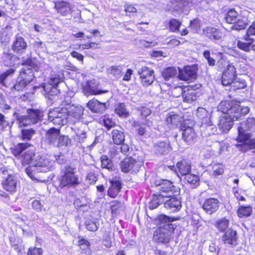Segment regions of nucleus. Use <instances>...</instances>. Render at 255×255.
<instances>
[{
  "mask_svg": "<svg viewBox=\"0 0 255 255\" xmlns=\"http://www.w3.org/2000/svg\"><path fill=\"white\" fill-rule=\"evenodd\" d=\"M87 107L93 113L101 114L106 109V103L101 102L97 99H93L89 101Z\"/></svg>",
  "mask_w": 255,
  "mask_h": 255,
  "instance_id": "obj_22",
  "label": "nucleus"
},
{
  "mask_svg": "<svg viewBox=\"0 0 255 255\" xmlns=\"http://www.w3.org/2000/svg\"><path fill=\"white\" fill-rule=\"evenodd\" d=\"M157 220L160 228L162 227L163 225H173L171 222L174 219L164 214H161L158 216Z\"/></svg>",
  "mask_w": 255,
  "mask_h": 255,
  "instance_id": "obj_44",
  "label": "nucleus"
},
{
  "mask_svg": "<svg viewBox=\"0 0 255 255\" xmlns=\"http://www.w3.org/2000/svg\"><path fill=\"white\" fill-rule=\"evenodd\" d=\"M60 133L59 128H51L46 132L45 141L49 145L55 146Z\"/></svg>",
  "mask_w": 255,
  "mask_h": 255,
  "instance_id": "obj_19",
  "label": "nucleus"
},
{
  "mask_svg": "<svg viewBox=\"0 0 255 255\" xmlns=\"http://www.w3.org/2000/svg\"><path fill=\"white\" fill-rule=\"evenodd\" d=\"M137 109L140 112V115L143 118H146L151 114V110L149 108L146 107H138L137 108Z\"/></svg>",
  "mask_w": 255,
  "mask_h": 255,
  "instance_id": "obj_62",
  "label": "nucleus"
},
{
  "mask_svg": "<svg viewBox=\"0 0 255 255\" xmlns=\"http://www.w3.org/2000/svg\"><path fill=\"white\" fill-rule=\"evenodd\" d=\"M182 121V118L180 116L171 113L168 114L166 118V122L168 124L177 126L180 125Z\"/></svg>",
  "mask_w": 255,
  "mask_h": 255,
  "instance_id": "obj_37",
  "label": "nucleus"
},
{
  "mask_svg": "<svg viewBox=\"0 0 255 255\" xmlns=\"http://www.w3.org/2000/svg\"><path fill=\"white\" fill-rule=\"evenodd\" d=\"M52 112H56L57 113L56 115L58 116H56V117H64L65 118V119H66L67 121L68 120L67 114V113L68 112V110L66 106L61 107H59L56 108Z\"/></svg>",
  "mask_w": 255,
  "mask_h": 255,
  "instance_id": "obj_58",
  "label": "nucleus"
},
{
  "mask_svg": "<svg viewBox=\"0 0 255 255\" xmlns=\"http://www.w3.org/2000/svg\"><path fill=\"white\" fill-rule=\"evenodd\" d=\"M115 112L120 117H127L129 115L125 105L123 103H120L116 106Z\"/></svg>",
  "mask_w": 255,
  "mask_h": 255,
  "instance_id": "obj_52",
  "label": "nucleus"
},
{
  "mask_svg": "<svg viewBox=\"0 0 255 255\" xmlns=\"http://www.w3.org/2000/svg\"><path fill=\"white\" fill-rule=\"evenodd\" d=\"M36 132L33 128H24L21 131V137L22 140H30Z\"/></svg>",
  "mask_w": 255,
  "mask_h": 255,
  "instance_id": "obj_48",
  "label": "nucleus"
},
{
  "mask_svg": "<svg viewBox=\"0 0 255 255\" xmlns=\"http://www.w3.org/2000/svg\"><path fill=\"white\" fill-rule=\"evenodd\" d=\"M168 24L170 31L176 33L179 31V27L182 24V22L178 19L173 18L169 20Z\"/></svg>",
  "mask_w": 255,
  "mask_h": 255,
  "instance_id": "obj_46",
  "label": "nucleus"
},
{
  "mask_svg": "<svg viewBox=\"0 0 255 255\" xmlns=\"http://www.w3.org/2000/svg\"><path fill=\"white\" fill-rule=\"evenodd\" d=\"M79 245L81 249L84 251V253H89L90 252V243L87 240L82 238L79 241Z\"/></svg>",
  "mask_w": 255,
  "mask_h": 255,
  "instance_id": "obj_57",
  "label": "nucleus"
},
{
  "mask_svg": "<svg viewBox=\"0 0 255 255\" xmlns=\"http://www.w3.org/2000/svg\"><path fill=\"white\" fill-rule=\"evenodd\" d=\"M246 41L247 42L239 41L237 43L238 47L240 49L247 52H249L252 49L253 50V45H252L253 42H251V40Z\"/></svg>",
  "mask_w": 255,
  "mask_h": 255,
  "instance_id": "obj_54",
  "label": "nucleus"
},
{
  "mask_svg": "<svg viewBox=\"0 0 255 255\" xmlns=\"http://www.w3.org/2000/svg\"><path fill=\"white\" fill-rule=\"evenodd\" d=\"M189 27L193 33H198L200 30V23L199 20L194 19L190 21Z\"/></svg>",
  "mask_w": 255,
  "mask_h": 255,
  "instance_id": "obj_59",
  "label": "nucleus"
},
{
  "mask_svg": "<svg viewBox=\"0 0 255 255\" xmlns=\"http://www.w3.org/2000/svg\"><path fill=\"white\" fill-rule=\"evenodd\" d=\"M101 166L103 168H106L109 171H112L114 168V164L111 159L106 155H102L101 157Z\"/></svg>",
  "mask_w": 255,
  "mask_h": 255,
  "instance_id": "obj_43",
  "label": "nucleus"
},
{
  "mask_svg": "<svg viewBox=\"0 0 255 255\" xmlns=\"http://www.w3.org/2000/svg\"><path fill=\"white\" fill-rule=\"evenodd\" d=\"M0 108L2 110L3 112H5L6 110L11 108V107L6 103L4 96L2 93H0Z\"/></svg>",
  "mask_w": 255,
  "mask_h": 255,
  "instance_id": "obj_61",
  "label": "nucleus"
},
{
  "mask_svg": "<svg viewBox=\"0 0 255 255\" xmlns=\"http://www.w3.org/2000/svg\"><path fill=\"white\" fill-rule=\"evenodd\" d=\"M15 72V69L9 68L4 72L0 74V84L6 88L10 87V84L8 82L9 78L12 77Z\"/></svg>",
  "mask_w": 255,
  "mask_h": 255,
  "instance_id": "obj_27",
  "label": "nucleus"
},
{
  "mask_svg": "<svg viewBox=\"0 0 255 255\" xmlns=\"http://www.w3.org/2000/svg\"><path fill=\"white\" fill-rule=\"evenodd\" d=\"M255 35V21L253 22L252 24L248 28L246 34L244 36V39L246 41L251 40V42L254 41V39L252 37L253 36Z\"/></svg>",
  "mask_w": 255,
  "mask_h": 255,
  "instance_id": "obj_53",
  "label": "nucleus"
},
{
  "mask_svg": "<svg viewBox=\"0 0 255 255\" xmlns=\"http://www.w3.org/2000/svg\"><path fill=\"white\" fill-rule=\"evenodd\" d=\"M17 183V178L12 175H9L3 181L2 185L3 188L7 191L13 192L15 191Z\"/></svg>",
  "mask_w": 255,
  "mask_h": 255,
  "instance_id": "obj_26",
  "label": "nucleus"
},
{
  "mask_svg": "<svg viewBox=\"0 0 255 255\" xmlns=\"http://www.w3.org/2000/svg\"><path fill=\"white\" fill-rule=\"evenodd\" d=\"M240 16L234 9H231L226 15V19L228 23H233L236 22Z\"/></svg>",
  "mask_w": 255,
  "mask_h": 255,
  "instance_id": "obj_47",
  "label": "nucleus"
},
{
  "mask_svg": "<svg viewBox=\"0 0 255 255\" xmlns=\"http://www.w3.org/2000/svg\"><path fill=\"white\" fill-rule=\"evenodd\" d=\"M55 8L58 13L62 15H66L71 12L70 4L68 2L61 1L55 3Z\"/></svg>",
  "mask_w": 255,
  "mask_h": 255,
  "instance_id": "obj_28",
  "label": "nucleus"
},
{
  "mask_svg": "<svg viewBox=\"0 0 255 255\" xmlns=\"http://www.w3.org/2000/svg\"><path fill=\"white\" fill-rule=\"evenodd\" d=\"M42 249L37 248H30L27 253V255H42Z\"/></svg>",
  "mask_w": 255,
  "mask_h": 255,
  "instance_id": "obj_64",
  "label": "nucleus"
},
{
  "mask_svg": "<svg viewBox=\"0 0 255 255\" xmlns=\"http://www.w3.org/2000/svg\"><path fill=\"white\" fill-rule=\"evenodd\" d=\"M203 56L207 60L208 63L210 66H214L215 65L216 61L213 57H211V53L209 50H205L203 52Z\"/></svg>",
  "mask_w": 255,
  "mask_h": 255,
  "instance_id": "obj_63",
  "label": "nucleus"
},
{
  "mask_svg": "<svg viewBox=\"0 0 255 255\" xmlns=\"http://www.w3.org/2000/svg\"><path fill=\"white\" fill-rule=\"evenodd\" d=\"M32 165H34L37 172H46L53 169L52 163L49 159L37 155L33 158Z\"/></svg>",
  "mask_w": 255,
  "mask_h": 255,
  "instance_id": "obj_9",
  "label": "nucleus"
},
{
  "mask_svg": "<svg viewBox=\"0 0 255 255\" xmlns=\"http://www.w3.org/2000/svg\"><path fill=\"white\" fill-rule=\"evenodd\" d=\"M30 146L28 143H19L13 148L12 152L14 156H17L20 155L23 151L25 150Z\"/></svg>",
  "mask_w": 255,
  "mask_h": 255,
  "instance_id": "obj_49",
  "label": "nucleus"
},
{
  "mask_svg": "<svg viewBox=\"0 0 255 255\" xmlns=\"http://www.w3.org/2000/svg\"><path fill=\"white\" fill-rule=\"evenodd\" d=\"M215 226L220 232H225L229 226V220L225 218L218 220Z\"/></svg>",
  "mask_w": 255,
  "mask_h": 255,
  "instance_id": "obj_50",
  "label": "nucleus"
},
{
  "mask_svg": "<svg viewBox=\"0 0 255 255\" xmlns=\"http://www.w3.org/2000/svg\"><path fill=\"white\" fill-rule=\"evenodd\" d=\"M181 130L182 131V138L185 142L189 144L194 142L196 137V134L192 127L184 126L182 127Z\"/></svg>",
  "mask_w": 255,
  "mask_h": 255,
  "instance_id": "obj_25",
  "label": "nucleus"
},
{
  "mask_svg": "<svg viewBox=\"0 0 255 255\" xmlns=\"http://www.w3.org/2000/svg\"><path fill=\"white\" fill-rule=\"evenodd\" d=\"M219 205L220 202L218 199L209 198L205 200L202 208L207 213L211 215L218 210Z\"/></svg>",
  "mask_w": 255,
  "mask_h": 255,
  "instance_id": "obj_17",
  "label": "nucleus"
},
{
  "mask_svg": "<svg viewBox=\"0 0 255 255\" xmlns=\"http://www.w3.org/2000/svg\"><path fill=\"white\" fill-rule=\"evenodd\" d=\"M174 90L177 91L182 94L184 102L190 104L197 99L196 92L192 88H189V87L183 88L181 86H178L174 88Z\"/></svg>",
  "mask_w": 255,
  "mask_h": 255,
  "instance_id": "obj_14",
  "label": "nucleus"
},
{
  "mask_svg": "<svg viewBox=\"0 0 255 255\" xmlns=\"http://www.w3.org/2000/svg\"><path fill=\"white\" fill-rule=\"evenodd\" d=\"M203 2V0H179L175 2L174 9L175 10H180L183 12H187L192 7Z\"/></svg>",
  "mask_w": 255,
  "mask_h": 255,
  "instance_id": "obj_12",
  "label": "nucleus"
},
{
  "mask_svg": "<svg viewBox=\"0 0 255 255\" xmlns=\"http://www.w3.org/2000/svg\"><path fill=\"white\" fill-rule=\"evenodd\" d=\"M133 156L125 158L121 162V169L125 173H137L143 165V159L138 153H133Z\"/></svg>",
  "mask_w": 255,
  "mask_h": 255,
  "instance_id": "obj_4",
  "label": "nucleus"
},
{
  "mask_svg": "<svg viewBox=\"0 0 255 255\" xmlns=\"http://www.w3.org/2000/svg\"><path fill=\"white\" fill-rule=\"evenodd\" d=\"M85 225L87 229L91 232H95L98 229L96 221L90 220H87L85 222Z\"/></svg>",
  "mask_w": 255,
  "mask_h": 255,
  "instance_id": "obj_60",
  "label": "nucleus"
},
{
  "mask_svg": "<svg viewBox=\"0 0 255 255\" xmlns=\"http://www.w3.org/2000/svg\"><path fill=\"white\" fill-rule=\"evenodd\" d=\"M197 117L203 121V123L207 126L206 130L209 129L212 130V133H214L216 131V128L214 126L211 120V114L206 109L199 107L197 110Z\"/></svg>",
  "mask_w": 255,
  "mask_h": 255,
  "instance_id": "obj_10",
  "label": "nucleus"
},
{
  "mask_svg": "<svg viewBox=\"0 0 255 255\" xmlns=\"http://www.w3.org/2000/svg\"><path fill=\"white\" fill-rule=\"evenodd\" d=\"M27 46L24 39L17 34L12 45V50L16 53H22L25 51Z\"/></svg>",
  "mask_w": 255,
  "mask_h": 255,
  "instance_id": "obj_21",
  "label": "nucleus"
},
{
  "mask_svg": "<svg viewBox=\"0 0 255 255\" xmlns=\"http://www.w3.org/2000/svg\"><path fill=\"white\" fill-rule=\"evenodd\" d=\"M138 74L140 75L141 82L144 86L147 87L153 83L154 75L152 69L143 67L138 69Z\"/></svg>",
  "mask_w": 255,
  "mask_h": 255,
  "instance_id": "obj_11",
  "label": "nucleus"
},
{
  "mask_svg": "<svg viewBox=\"0 0 255 255\" xmlns=\"http://www.w3.org/2000/svg\"><path fill=\"white\" fill-rule=\"evenodd\" d=\"M185 181L193 186L194 187L197 186L199 184L200 178L197 175L191 174L190 172L184 175Z\"/></svg>",
  "mask_w": 255,
  "mask_h": 255,
  "instance_id": "obj_40",
  "label": "nucleus"
},
{
  "mask_svg": "<svg viewBox=\"0 0 255 255\" xmlns=\"http://www.w3.org/2000/svg\"><path fill=\"white\" fill-rule=\"evenodd\" d=\"M34 149H29L25 151L22 155V159L21 160L23 165L30 164L32 165V162L33 158L36 156Z\"/></svg>",
  "mask_w": 255,
  "mask_h": 255,
  "instance_id": "obj_34",
  "label": "nucleus"
},
{
  "mask_svg": "<svg viewBox=\"0 0 255 255\" xmlns=\"http://www.w3.org/2000/svg\"><path fill=\"white\" fill-rule=\"evenodd\" d=\"M219 108L225 114L220 118L218 124L219 128L224 133L230 130L234 121L242 119L250 111L248 107L241 108L239 104L228 101H222Z\"/></svg>",
  "mask_w": 255,
  "mask_h": 255,
  "instance_id": "obj_1",
  "label": "nucleus"
},
{
  "mask_svg": "<svg viewBox=\"0 0 255 255\" xmlns=\"http://www.w3.org/2000/svg\"><path fill=\"white\" fill-rule=\"evenodd\" d=\"M121 189V183L116 180L111 181V186L108 190V195L110 197H115Z\"/></svg>",
  "mask_w": 255,
  "mask_h": 255,
  "instance_id": "obj_30",
  "label": "nucleus"
},
{
  "mask_svg": "<svg viewBox=\"0 0 255 255\" xmlns=\"http://www.w3.org/2000/svg\"><path fill=\"white\" fill-rule=\"evenodd\" d=\"M62 76L59 74L52 75L48 82L44 83L41 86L44 91L43 95L52 100L54 96H56L59 93L57 86L59 83L62 81Z\"/></svg>",
  "mask_w": 255,
  "mask_h": 255,
  "instance_id": "obj_5",
  "label": "nucleus"
},
{
  "mask_svg": "<svg viewBox=\"0 0 255 255\" xmlns=\"http://www.w3.org/2000/svg\"><path fill=\"white\" fill-rule=\"evenodd\" d=\"M27 114L31 124L38 123L41 120L43 116V112L42 111L33 109L28 110Z\"/></svg>",
  "mask_w": 255,
  "mask_h": 255,
  "instance_id": "obj_29",
  "label": "nucleus"
},
{
  "mask_svg": "<svg viewBox=\"0 0 255 255\" xmlns=\"http://www.w3.org/2000/svg\"><path fill=\"white\" fill-rule=\"evenodd\" d=\"M239 141H242L251 137V134L247 131H255V119L248 118L246 121L241 123L238 128Z\"/></svg>",
  "mask_w": 255,
  "mask_h": 255,
  "instance_id": "obj_7",
  "label": "nucleus"
},
{
  "mask_svg": "<svg viewBox=\"0 0 255 255\" xmlns=\"http://www.w3.org/2000/svg\"><path fill=\"white\" fill-rule=\"evenodd\" d=\"M247 86V83L245 80L239 78H236L231 85V89L236 91L238 89H242Z\"/></svg>",
  "mask_w": 255,
  "mask_h": 255,
  "instance_id": "obj_42",
  "label": "nucleus"
},
{
  "mask_svg": "<svg viewBox=\"0 0 255 255\" xmlns=\"http://www.w3.org/2000/svg\"><path fill=\"white\" fill-rule=\"evenodd\" d=\"M236 68L232 65H229L222 76V83L223 85L227 86L231 85L235 80L236 75Z\"/></svg>",
  "mask_w": 255,
  "mask_h": 255,
  "instance_id": "obj_16",
  "label": "nucleus"
},
{
  "mask_svg": "<svg viewBox=\"0 0 255 255\" xmlns=\"http://www.w3.org/2000/svg\"><path fill=\"white\" fill-rule=\"evenodd\" d=\"M177 74V71L176 68L173 67H168L162 71V76L166 81L175 77Z\"/></svg>",
  "mask_w": 255,
  "mask_h": 255,
  "instance_id": "obj_39",
  "label": "nucleus"
},
{
  "mask_svg": "<svg viewBox=\"0 0 255 255\" xmlns=\"http://www.w3.org/2000/svg\"><path fill=\"white\" fill-rule=\"evenodd\" d=\"M252 213V208L251 206H240L238 210V215L240 218L250 216Z\"/></svg>",
  "mask_w": 255,
  "mask_h": 255,
  "instance_id": "obj_45",
  "label": "nucleus"
},
{
  "mask_svg": "<svg viewBox=\"0 0 255 255\" xmlns=\"http://www.w3.org/2000/svg\"><path fill=\"white\" fill-rule=\"evenodd\" d=\"M176 195L164 196V194H153L149 204V209L153 210L161 204L171 212L178 211L181 208V202Z\"/></svg>",
  "mask_w": 255,
  "mask_h": 255,
  "instance_id": "obj_2",
  "label": "nucleus"
},
{
  "mask_svg": "<svg viewBox=\"0 0 255 255\" xmlns=\"http://www.w3.org/2000/svg\"><path fill=\"white\" fill-rule=\"evenodd\" d=\"M248 23V19L246 17H239L236 22H234L232 29L240 30L244 29Z\"/></svg>",
  "mask_w": 255,
  "mask_h": 255,
  "instance_id": "obj_38",
  "label": "nucleus"
},
{
  "mask_svg": "<svg viewBox=\"0 0 255 255\" xmlns=\"http://www.w3.org/2000/svg\"><path fill=\"white\" fill-rule=\"evenodd\" d=\"M122 67L121 66H113L109 69V73L115 79H119L122 76Z\"/></svg>",
  "mask_w": 255,
  "mask_h": 255,
  "instance_id": "obj_51",
  "label": "nucleus"
},
{
  "mask_svg": "<svg viewBox=\"0 0 255 255\" xmlns=\"http://www.w3.org/2000/svg\"><path fill=\"white\" fill-rule=\"evenodd\" d=\"M29 84L23 79V76L20 77L19 75L17 77L15 83L11 87L10 86V89L13 91H22L25 87Z\"/></svg>",
  "mask_w": 255,
  "mask_h": 255,
  "instance_id": "obj_32",
  "label": "nucleus"
},
{
  "mask_svg": "<svg viewBox=\"0 0 255 255\" xmlns=\"http://www.w3.org/2000/svg\"><path fill=\"white\" fill-rule=\"evenodd\" d=\"M176 167L179 173L183 176L191 172L190 163L185 160L178 162Z\"/></svg>",
  "mask_w": 255,
  "mask_h": 255,
  "instance_id": "obj_33",
  "label": "nucleus"
},
{
  "mask_svg": "<svg viewBox=\"0 0 255 255\" xmlns=\"http://www.w3.org/2000/svg\"><path fill=\"white\" fill-rule=\"evenodd\" d=\"M13 116L15 117L16 121L18 122L20 127H25L31 124L29 118L27 115H19L16 113L13 114Z\"/></svg>",
  "mask_w": 255,
  "mask_h": 255,
  "instance_id": "obj_41",
  "label": "nucleus"
},
{
  "mask_svg": "<svg viewBox=\"0 0 255 255\" xmlns=\"http://www.w3.org/2000/svg\"><path fill=\"white\" fill-rule=\"evenodd\" d=\"M154 150L157 154H166L171 150L169 141L167 139L159 141L154 145Z\"/></svg>",
  "mask_w": 255,
  "mask_h": 255,
  "instance_id": "obj_23",
  "label": "nucleus"
},
{
  "mask_svg": "<svg viewBox=\"0 0 255 255\" xmlns=\"http://www.w3.org/2000/svg\"><path fill=\"white\" fill-rule=\"evenodd\" d=\"M19 76H23V79L28 83H30L33 79L34 74L31 68L23 67L20 70Z\"/></svg>",
  "mask_w": 255,
  "mask_h": 255,
  "instance_id": "obj_35",
  "label": "nucleus"
},
{
  "mask_svg": "<svg viewBox=\"0 0 255 255\" xmlns=\"http://www.w3.org/2000/svg\"><path fill=\"white\" fill-rule=\"evenodd\" d=\"M154 184L156 190L160 193L159 194H164V196L176 195L180 192L179 187L174 186L172 182L168 180L157 179Z\"/></svg>",
  "mask_w": 255,
  "mask_h": 255,
  "instance_id": "obj_6",
  "label": "nucleus"
},
{
  "mask_svg": "<svg viewBox=\"0 0 255 255\" xmlns=\"http://www.w3.org/2000/svg\"><path fill=\"white\" fill-rule=\"evenodd\" d=\"M139 135H143L145 132V124L139 122L134 121L132 125Z\"/></svg>",
  "mask_w": 255,
  "mask_h": 255,
  "instance_id": "obj_56",
  "label": "nucleus"
},
{
  "mask_svg": "<svg viewBox=\"0 0 255 255\" xmlns=\"http://www.w3.org/2000/svg\"><path fill=\"white\" fill-rule=\"evenodd\" d=\"M83 91L86 96L96 95L108 92L107 90L98 89L94 81H87L83 86Z\"/></svg>",
  "mask_w": 255,
  "mask_h": 255,
  "instance_id": "obj_18",
  "label": "nucleus"
},
{
  "mask_svg": "<svg viewBox=\"0 0 255 255\" xmlns=\"http://www.w3.org/2000/svg\"><path fill=\"white\" fill-rule=\"evenodd\" d=\"M56 112H49L48 114V120L52 122L53 124L58 126H63L65 125L67 121L64 117H56L58 116Z\"/></svg>",
  "mask_w": 255,
  "mask_h": 255,
  "instance_id": "obj_31",
  "label": "nucleus"
},
{
  "mask_svg": "<svg viewBox=\"0 0 255 255\" xmlns=\"http://www.w3.org/2000/svg\"><path fill=\"white\" fill-rule=\"evenodd\" d=\"M174 225H163L154 233V240L161 243H168L174 233Z\"/></svg>",
  "mask_w": 255,
  "mask_h": 255,
  "instance_id": "obj_8",
  "label": "nucleus"
},
{
  "mask_svg": "<svg viewBox=\"0 0 255 255\" xmlns=\"http://www.w3.org/2000/svg\"><path fill=\"white\" fill-rule=\"evenodd\" d=\"M203 32L205 35L211 40H219L222 38V33L220 30L215 27L206 26Z\"/></svg>",
  "mask_w": 255,
  "mask_h": 255,
  "instance_id": "obj_24",
  "label": "nucleus"
},
{
  "mask_svg": "<svg viewBox=\"0 0 255 255\" xmlns=\"http://www.w3.org/2000/svg\"><path fill=\"white\" fill-rule=\"evenodd\" d=\"M59 187L63 188H75L81 183V179L77 173L76 167L67 165L63 169L62 174L59 178Z\"/></svg>",
  "mask_w": 255,
  "mask_h": 255,
  "instance_id": "obj_3",
  "label": "nucleus"
},
{
  "mask_svg": "<svg viewBox=\"0 0 255 255\" xmlns=\"http://www.w3.org/2000/svg\"><path fill=\"white\" fill-rule=\"evenodd\" d=\"M237 232L232 229H228L226 231L222 237V240L224 244L235 246L237 244Z\"/></svg>",
  "mask_w": 255,
  "mask_h": 255,
  "instance_id": "obj_20",
  "label": "nucleus"
},
{
  "mask_svg": "<svg viewBox=\"0 0 255 255\" xmlns=\"http://www.w3.org/2000/svg\"><path fill=\"white\" fill-rule=\"evenodd\" d=\"M197 70L195 65L185 66L182 70L179 69L178 77L180 80L187 81L194 80L197 77Z\"/></svg>",
  "mask_w": 255,
  "mask_h": 255,
  "instance_id": "obj_13",
  "label": "nucleus"
},
{
  "mask_svg": "<svg viewBox=\"0 0 255 255\" xmlns=\"http://www.w3.org/2000/svg\"><path fill=\"white\" fill-rule=\"evenodd\" d=\"M70 142V139L68 137V136L65 135H60L58 137L57 142L55 146L57 147H63V146H67Z\"/></svg>",
  "mask_w": 255,
  "mask_h": 255,
  "instance_id": "obj_55",
  "label": "nucleus"
},
{
  "mask_svg": "<svg viewBox=\"0 0 255 255\" xmlns=\"http://www.w3.org/2000/svg\"><path fill=\"white\" fill-rule=\"evenodd\" d=\"M66 107L68 110L67 113L68 120L76 122L81 118L84 111V109L82 106H75L67 104Z\"/></svg>",
  "mask_w": 255,
  "mask_h": 255,
  "instance_id": "obj_15",
  "label": "nucleus"
},
{
  "mask_svg": "<svg viewBox=\"0 0 255 255\" xmlns=\"http://www.w3.org/2000/svg\"><path fill=\"white\" fill-rule=\"evenodd\" d=\"M112 137L115 144H121L124 141L125 136L123 131L115 129L112 132Z\"/></svg>",
  "mask_w": 255,
  "mask_h": 255,
  "instance_id": "obj_36",
  "label": "nucleus"
}]
</instances>
